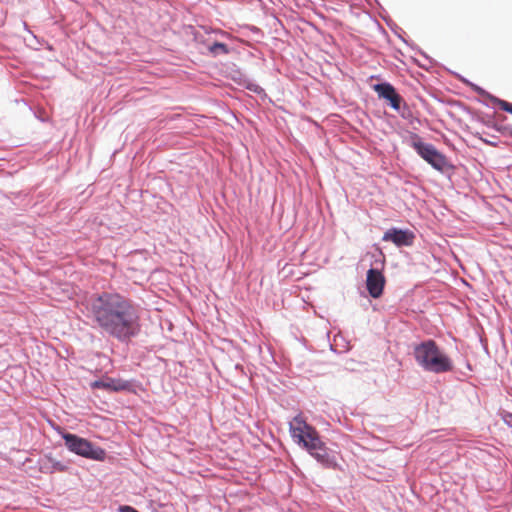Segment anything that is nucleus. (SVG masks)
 I'll use <instances>...</instances> for the list:
<instances>
[{
  "label": "nucleus",
  "mask_w": 512,
  "mask_h": 512,
  "mask_svg": "<svg viewBox=\"0 0 512 512\" xmlns=\"http://www.w3.org/2000/svg\"><path fill=\"white\" fill-rule=\"evenodd\" d=\"M86 310L94 327L121 343L130 341L140 331L136 305L118 292L102 291L91 295L86 301Z\"/></svg>",
  "instance_id": "nucleus-1"
},
{
  "label": "nucleus",
  "mask_w": 512,
  "mask_h": 512,
  "mask_svg": "<svg viewBox=\"0 0 512 512\" xmlns=\"http://www.w3.org/2000/svg\"><path fill=\"white\" fill-rule=\"evenodd\" d=\"M413 356L416 363L426 372L443 374L454 369L452 359L432 339L416 344Z\"/></svg>",
  "instance_id": "nucleus-2"
},
{
  "label": "nucleus",
  "mask_w": 512,
  "mask_h": 512,
  "mask_svg": "<svg viewBox=\"0 0 512 512\" xmlns=\"http://www.w3.org/2000/svg\"><path fill=\"white\" fill-rule=\"evenodd\" d=\"M289 432L293 441L310 456L316 450H321V446L326 443L322 440L318 430L307 423L300 414L293 417L289 422Z\"/></svg>",
  "instance_id": "nucleus-3"
},
{
  "label": "nucleus",
  "mask_w": 512,
  "mask_h": 512,
  "mask_svg": "<svg viewBox=\"0 0 512 512\" xmlns=\"http://www.w3.org/2000/svg\"><path fill=\"white\" fill-rule=\"evenodd\" d=\"M408 144L433 169L441 173L454 170L455 166L448 158L438 151L433 144L424 142L418 134L411 133Z\"/></svg>",
  "instance_id": "nucleus-4"
},
{
  "label": "nucleus",
  "mask_w": 512,
  "mask_h": 512,
  "mask_svg": "<svg viewBox=\"0 0 512 512\" xmlns=\"http://www.w3.org/2000/svg\"><path fill=\"white\" fill-rule=\"evenodd\" d=\"M58 433L64 440L66 448L78 456L94 461H104L106 451L98 445H95L86 438L77 434L67 432L61 428L57 429Z\"/></svg>",
  "instance_id": "nucleus-5"
},
{
  "label": "nucleus",
  "mask_w": 512,
  "mask_h": 512,
  "mask_svg": "<svg viewBox=\"0 0 512 512\" xmlns=\"http://www.w3.org/2000/svg\"><path fill=\"white\" fill-rule=\"evenodd\" d=\"M373 90L377 93L380 99H384L387 105L398 113L401 112L402 108L408 109L403 97L397 92L396 88L389 82L384 81L376 83L372 86Z\"/></svg>",
  "instance_id": "nucleus-6"
},
{
  "label": "nucleus",
  "mask_w": 512,
  "mask_h": 512,
  "mask_svg": "<svg viewBox=\"0 0 512 512\" xmlns=\"http://www.w3.org/2000/svg\"><path fill=\"white\" fill-rule=\"evenodd\" d=\"M137 384L138 382L135 379L107 378L106 380H95L91 382L90 386L93 389H103L110 392L136 393Z\"/></svg>",
  "instance_id": "nucleus-7"
},
{
  "label": "nucleus",
  "mask_w": 512,
  "mask_h": 512,
  "mask_svg": "<svg viewBox=\"0 0 512 512\" xmlns=\"http://www.w3.org/2000/svg\"><path fill=\"white\" fill-rule=\"evenodd\" d=\"M36 467L39 472L52 475L55 473H65L70 469V461H61L56 459L51 452L42 454L37 462Z\"/></svg>",
  "instance_id": "nucleus-8"
},
{
  "label": "nucleus",
  "mask_w": 512,
  "mask_h": 512,
  "mask_svg": "<svg viewBox=\"0 0 512 512\" xmlns=\"http://www.w3.org/2000/svg\"><path fill=\"white\" fill-rule=\"evenodd\" d=\"M415 237V233L410 229L391 227L384 232L382 241L391 242L397 247H409L413 245Z\"/></svg>",
  "instance_id": "nucleus-9"
},
{
  "label": "nucleus",
  "mask_w": 512,
  "mask_h": 512,
  "mask_svg": "<svg viewBox=\"0 0 512 512\" xmlns=\"http://www.w3.org/2000/svg\"><path fill=\"white\" fill-rule=\"evenodd\" d=\"M320 449L321 450H316L311 455V457L314 458L317 463L325 469H338V452L335 449L329 447L327 443L321 446Z\"/></svg>",
  "instance_id": "nucleus-10"
},
{
  "label": "nucleus",
  "mask_w": 512,
  "mask_h": 512,
  "mask_svg": "<svg viewBox=\"0 0 512 512\" xmlns=\"http://www.w3.org/2000/svg\"><path fill=\"white\" fill-rule=\"evenodd\" d=\"M385 286V277L383 272L368 269L366 274V289L369 295L377 299L383 294Z\"/></svg>",
  "instance_id": "nucleus-11"
},
{
  "label": "nucleus",
  "mask_w": 512,
  "mask_h": 512,
  "mask_svg": "<svg viewBox=\"0 0 512 512\" xmlns=\"http://www.w3.org/2000/svg\"><path fill=\"white\" fill-rule=\"evenodd\" d=\"M207 55L216 58L221 55H229L231 53V48L223 42L213 41L209 43L207 39Z\"/></svg>",
  "instance_id": "nucleus-12"
},
{
  "label": "nucleus",
  "mask_w": 512,
  "mask_h": 512,
  "mask_svg": "<svg viewBox=\"0 0 512 512\" xmlns=\"http://www.w3.org/2000/svg\"><path fill=\"white\" fill-rule=\"evenodd\" d=\"M457 77L460 79V81L462 83H464L465 85H467L468 87H470L474 92H476L478 95L480 96H483V97H486L487 99H489L492 103L496 104L497 105V101L496 100H500L499 98H497L496 96L490 94L489 92H487L484 88L480 87L479 85L469 81L468 79L460 76V75H457Z\"/></svg>",
  "instance_id": "nucleus-13"
},
{
  "label": "nucleus",
  "mask_w": 512,
  "mask_h": 512,
  "mask_svg": "<svg viewBox=\"0 0 512 512\" xmlns=\"http://www.w3.org/2000/svg\"><path fill=\"white\" fill-rule=\"evenodd\" d=\"M370 255L372 258L370 269L382 272L385 265V255L383 252L380 249H377L376 252L371 253Z\"/></svg>",
  "instance_id": "nucleus-14"
},
{
  "label": "nucleus",
  "mask_w": 512,
  "mask_h": 512,
  "mask_svg": "<svg viewBox=\"0 0 512 512\" xmlns=\"http://www.w3.org/2000/svg\"><path fill=\"white\" fill-rule=\"evenodd\" d=\"M200 28L207 35H215L216 37L224 38V39H232L233 36L229 32L222 30L220 28H214L209 25H201Z\"/></svg>",
  "instance_id": "nucleus-15"
},
{
  "label": "nucleus",
  "mask_w": 512,
  "mask_h": 512,
  "mask_svg": "<svg viewBox=\"0 0 512 512\" xmlns=\"http://www.w3.org/2000/svg\"><path fill=\"white\" fill-rule=\"evenodd\" d=\"M183 29L186 35L192 36L195 43L200 45H207V39L200 32H198L193 25H185Z\"/></svg>",
  "instance_id": "nucleus-16"
},
{
  "label": "nucleus",
  "mask_w": 512,
  "mask_h": 512,
  "mask_svg": "<svg viewBox=\"0 0 512 512\" xmlns=\"http://www.w3.org/2000/svg\"><path fill=\"white\" fill-rule=\"evenodd\" d=\"M494 129L500 132L503 135L512 137V125H494Z\"/></svg>",
  "instance_id": "nucleus-17"
},
{
  "label": "nucleus",
  "mask_w": 512,
  "mask_h": 512,
  "mask_svg": "<svg viewBox=\"0 0 512 512\" xmlns=\"http://www.w3.org/2000/svg\"><path fill=\"white\" fill-rule=\"evenodd\" d=\"M399 38L406 44V45H409L412 47V49H416L417 52L424 57V59L428 62V64H432V59L424 52L422 51L420 48L414 46L413 44H409V42L403 38L401 35H398Z\"/></svg>",
  "instance_id": "nucleus-18"
},
{
  "label": "nucleus",
  "mask_w": 512,
  "mask_h": 512,
  "mask_svg": "<svg viewBox=\"0 0 512 512\" xmlns=\"http://www.w3.org/2000/svg\"><path fill=\"white\" fill-rule=\"evenodd\" d=\"M499 108L512 115V103L505 100H496Z\"/></svg>",
  "instance_id": "nucleus-19"
},
{
  "label": "nucleus",
  "mask_w": 512,
  "mask_h": 512,
  "mask_svg": "<svg viewBox=\"0 0 512 512\" xmlns=\"http://www.w3.org/2000/svg\"><path fill=\"white\" fill-rule=\"evenodd\" d=\"M246 88L251 91V92H254L258 95H266L265 94V90L259 86L258 84H255V83H250L246 86Z\"/></svg>",
  "instance_id": "nucleus-20"
},
{
  "label": "nucleus",
  "mask_w": 512,
  "mask_h": 512,
  "mask_svg": "<svg viewBox=\"0 0 512 512\" xmlns=\"http://www.w3.org/2000/svg\"><path fill=\"white\" fill-rule=\"evenodd\" d=\"M118 512H139L135 507L130 505H120L117 509Z\"/></svg>",
  "instance_id": "nucleus-21"
},
{
  "label": "nucleus",
  "mask_w": 512,
  "mask_h": 512,
  "mask_svg": "<svg viewBox=\"0 0 512 512\" xmlns=\"http://www.w3.org/2000/svg\"><path fill=\"white\" fill-rule=\"evenodd\" d=\"M503 421L508 427L512 428V413L506 412L503 415Z\"/></svg>",
  "instance_id": "nucleus-22"
},
{
  "label": "nucleus",
  "mask_w": 512,
  "mask_h": 512,
  "mask_svg": "<svg viewBox=\"0 0 512 512\" xmlns=\"http://www.w3.org/2000/svg\"><path fill=\"white\" fill-rule=\"evenodd\" d=\"M246 28L252 32L253 34H256V35H262L263 32L260 28H258L257 26H254V25H246Z\"/></svg>",
  "instance_id": "nucleus-23"
},
{
  "label": "nucleus",
  "mask_w": 512,
  "mask_h": 512,
  "mask_svg": "<svg viewBox=\"0 0 512 512\" xmlns=\"http://www.w3.org/2000/svg\"><path fill=\"white\" fill-rule=\"evenodd\" d=\"M330 349L331 351L336 352V349L333 347V345H330Z\"/></svg>",
  "instance_id": "nucleus-24"
},
{
  "label": "nucleus",
  "mask_w": 512,
  "mask_h": 512,
  "mask_svg": "<svg viewBox=\"0 0 512 512\" xmlns=\"http://www.w3.org/2000/svg\"><path fill=\"white\" fill-rule=\"evenodd\" d=\"M467 368L471 370V365L469 363H467Z\"/></svg>",
  "instance_id": "nucleus-25"
}]
</instances>
